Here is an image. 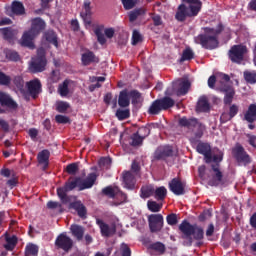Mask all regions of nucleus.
Here are the masks:
<instances>
[{
  "mask_svg": "<svg viewBox=\"0 0 256 256\" xmlns=\"http://www.w3.org/2000/svg\"><path fill=\"white\" fill-rule=\"evenodd\" d=\"M169 189L174 193V195H185V183H183L179 178H173L169 182Z\"/></svg>",
  "mask_w": 256,
  "mask_h": 256,
  "instance_id": "2eb2a0df",
  "label": "nucleus"
},
{
  "mask_svg": "<svg viewBox=\"0 0 256 256\" xmlns=\"http://www.w3.org/2000/svg\"><path fill=\"white\" fill-rule=\"evenodd\" d=\"M245 121L248 123H254L256 121V104H250L248 110L244 115Z\"/></svg>",
  "mask_w": 256,
  "mask_h": 256,
  "instance_id": "473e14b6",
  "label": "nucleus"
},
{
  "mask_svg": "<svg viewBox=\"0 0 256 256\" xmlns=\"http://www.w3.org/2000/svg\"><path fill=\"white\" fill-rule=\"evenodd\" d=\"M128 39H129V36L127 34H125V33L119 34L118 39H117V43L121 47H125V45H127V40Z\"/></svg>",
  "mask_w": 256,
  "mask_h": 256,
  "instance_id": "052dcab7",
  "label": "nucleus"
},
{
  "mask_svg": "<svg viewBox=\"0 0 256 256\" xmlns=\"http://www.w3.org/2000/svg\"><path fill=\"white\" fill-rule=\"evenodd\" d=\"M195 129L197 130L194 132V136L190 138L191 143H197V141L203 137L205 125H203L201 122H198V125L195 127Z\"/></svg>",
  "mask_w": 256,
  "mask_h": 256,
  "instance_id": "72a5a7b5",
  "label": "nucleus"
},
{
  "mask_svg": "<svg viewBox=\"0 0 256 256\" xmlns=\"http://www.w3.org/2000/svg\"><path fill=\"white\" fill-rule=\"evenodd\" d=\"M136 133H138L140 137H143V139H145L146 137H149V135L151 134V130L145 126H142L138 129Z\"/></svg>",
  "mask_w": 256,
  "mask_h": 256,
  "instance_id": "680f3d73",
  "label": "nucleus"
},
{
  "mask_svg": "<svg viewBox=\"0 0 256 256\" xmlns=\"http://www.w3.org/2000/svg\"><path fill=\"white\" fill-rule=\"evenodd\" d=\"M102 194L110 199H115L119 195V187L117 186H107L102 189Z\"/></svg>",
  "mask_w": 256,
  "mask_h": 256,
  "instance_id": "f704fd0d",
  "label": "nucleus"
},
{
  "mask_svg": "<svg viewBox=\"0 0 256 256\" xmlns=\"http://www.w3.org/2000/svg\"><path fill=\"white\" fill-rule=\"evenodd\" d=\"M122 5L126 11H129L130 9H133L135 5H137V0H121Z\"/></svg>",
  "mask_w": 256,
  "mask_h": 256,
  "instance_id": "bf43d9fd",
  "label": "nucleus"
},
{
  "mask_svg": "<svg viewBox=\"0 0 256 256\" xmlns=\"http://www.w3.org/2000/svg\"><path fill=\"white\" fill-rule=\"evenodd\" d=\"M47 27L45 20L41 17L31 19L30 33H43Z\"/></svg>",
  "mask_w": 256,
  "mask_h": 256,
  "instance_id": "dca6fc26",
  "label": "nucleus"
},
{
  "mask_svg": "<svg viewBox=\"0 0 256 256\" xmlns=\"http://www.w3.org/2000/svg\"><path fill=\"white\" fill-rule=\"evenodd\" d=\"M78 172H79V164L78 163H71V164L67 165L66 173H68V175H77Z\"/></svg>",
  "mask_w": 256,
  "mask_h": 256,
  "instance_id": "864d4df0",
  "label": "nucleus"
},
{
  "mask_svg": "<svg viewBox=\"0 0 256 256\" xmlns=\"http://www.w3.org/2000/svg\"><path fill=\"white\" fill-rule=\"evenodd\" d=\"M175 155V151L173 150V146L170 145H161L158 146L154 152V159L156 161H167L169 157H173Z\"/></svg>",
  "mask_w": 256,
  "mask_h": 256,
  "instance_id": "6e6552de",
  "label": "nucleus"
},
{
  "mask_svg": "<svg viewBox=\"0 0 256 256\" xmlns=\"http://www.w3.org/2000/svg\"><path fill=\"white\" fill-rule=\"evenodd\" d=\"M180 127H185L186 129L193 130L199 125V120L197 118H187L182 117L178 121Z\"/></svg>",
  "mask_w": 256,
  "mask_h": 256,
  "instance_id": "bb28decb",
  "label": "nucleus"
},
{
  "mask_svg": "<svg viewBox=\"0 0 256 256\" xmlns=\"http://www.w3.org/2000/svg\"><path fill=\"white\" fill-rule=\"evenodd\" d=\"M174 106L175 100L171 97L165 96L164 98L153 101L148 109V113L149 115H159L161 111H167V109H171V107Z\"/></svg>",
  "mask_w": 256,
  "mask_h": 256,
  "instance_id": "20e7f679",
  "label": "nucleus"
},
{
  "mask_svg": "<svg viewBox=\"0 0 256 256\" xmlns=\"http://www.w3.org/2000/svg\"><path fill=\"white\" fill-rule=\"evenodd\" d=\"M118 105L122 109H127V107H129V105H131V98L129 97V91L122 90L119 93Z\"/></svg>",
  "mask_w": 256,
  "mask_h": 256,
  "instance_id": "c85d7f7f",
  "label": "nucleus"
},
{
  "mask_svg": "<svg viewBox=\"0 0 256 256\" xmlns=\"http://www.w3.org/2000/svg\"><path fill=\"white\" fill-rule=\"evenodd\" d=\"M3 39L7 41L10 45H15L17 42V34L15 33H4Z\"/></svg>",
  "mask_w": 256,
  "mask_h": 256,
  "instance_id": "5fc2aeb1",
  "label": "nucleus"
},
{
  "mask_svg": "<svg viewBox=\"0 0 256 256\" xmlns=\"http://www.w3.org/2000/svg\"><path fill=\"white\" fill-rule=\"evenodd\" d=\"M196 111L198 113H208V111H211V105L209 104V98H207V96H201L198 99Z\"/></svg>",
  "mask_w": 256,
  "mask_h": 256,
  "instance_id": "393cba45",
  "label": "nucleus"
},
{
  "mask_svg": "<svg viewBox=\"0 0 256 256\" xmlns=\"http://www.w3.org/2000/svg\"><path fill=\"white\" fill-rule=\"evenodd\" d=\"M228 113L230 114V117H232V119L237 115V113H239V106L236 104H230Z\"/></svg>",
  "mask_w": 256,
  "mask_h": 256,
  "instance_id": "774afa93",
  "label": "nucleus"
},
{
  "mask_svg": "<svg viewBox=\"0 0 256 256\" xmlns=\"http://www.w3.org/2000/svg\"><path fill=\"white\" fill-rule=\"evenodd\" d=\"M130 145L131 147H141L143 145V141H145V138H143L139 133H133L130 136Z\"/></svg>",
  "mask_w": 256,
  "mask_h": 256,
  "instance_id": "ea45409f",
  "label": "nucleus"
},
{
  "mask_svg": "<svg viewBox=\"0 0 256 256\" xmlns=\"http://www.w3.org/2000/svg\"><path fill=\"white\" fill-rule=\"evenodd\" d=\"M122 179L126 189H129L130 191L135 189V183H137V181L135 180V175H133V173L130 171L123 172Z\"/></svg>",
  "mask_w": 256,
  "mask_h": 256,
  "instance_id": "4be33fe9",
  "label": "nucleus"
},
{
  "mask_svg": "<svg viewBox=\"0 0 256 256\" xmlns=\"http://www.w3.org/2000/svg\"><path fill=\"white\" fill-rule=\"evenodd\" d=\"M0 105L2 107H8V109H17V102L13 101V98L9 94L0 91Z\"/></svg>",
  "mask_w": 256,
  "mask_h": 256,
  "instance_id": "aec40b11",
  "label": "nucleus"
},
{
  "mask_svg": "<svg viewBox=\"0 0 256 256\" xmlns=\"http://www.w3.org/2000/svg\"><path fill=\"white\" fill-rule=\"evenodd\" d=\"M225 96H224V104L231 105L233 103V98L235 97V89L229 86L224 89Z\"/></svg>",
  "mask_w": 256,
  "mask_h": 256,
  "instance_id": "4c0bfd02",
  "label": "nucleus"
},
{
  "mask_svg": "<svg viewBox=\"0 0 256 256\" xmlns=\"http://www.w3.org/2000/svg\"><path fill=\"white\" fill-rule=\"evenodd\" d=\"M150 249H152L153 251H157L158 253H165V244L161 243V242H156L150 245Z\"/></svg>",
  "mask_w": 256,
  "mask_h": 256,
  "instance_id": "6e6d98bb",
  "label": "nucleus"
},
{
  "mask_svg": "<svg viewBox=\"0 0 256 256\" xmlns=\"http://www.w3.org/2000/svg\"><path fill=\"white\" fill-rule=\"evenodd\" d=\"M116 117L119 121H125V119L131 117V111L129 109H118L116 111Z\"/></svg>",
  "mask_w": 256,
  "mask_h": 256,
  "instance_id": "de8ad7c7",
  "label": "nucleus"
},
{
  "mask_svg": "<svg viewBox=\"0 0 256 256\" xmlns=\"http://www.w3.org/2000/svg\"><path fill=\"white\" fill-rule=\"evenodd\" d=\"M179 231L182 233V239H188V245L191 247L193 245V239L196 241H201L203 239L205 232L201 226L197 224H190L189 221L183 220L179 225ZM193 237V238H192Z\"/></svg>",
  "mask_w": 256,
  "mask_h": 256,
  "instance_id": "7ed1b4c3",
  "label": "nucleus"
},
{
  "mask_svg": "<svg viewBox=\"0 0 256 256\" xmlns=\"http://www.w3.org/2000/svg\"><path fill=\"white\" fill-rule=\"evenodd\" d=\"M13 83L20 93H25V80H23V77L15 76Z\"/></svg>",
  "mask_w": 256,
  "mask_h": 256,
  "instance_id": "c03bdc74",
  "label": "nucleus"
},
{
  "mask_svg": "<svg viewBox=\"0 0 256 256\" xmlns=\"http://www.w3.org/2000/svg\"><path fill=\"white\" fill-rule=\"evenodd\" d=\"M122 256H131V248L126 243H122L120 246Z\"/></svg>",
  "mask_w": 256,
  "mask_h": 256,
  "instance_id": "e2e57ef3",
  "label": "nucleus"
},
{
  "mask_svg": "<svg viewBox=\"0 0 256 256\" xmlns=\"http://www.w3.org/2000/svg\"><path fill=\"white\" fill-rule=\"evenodd\" d=\"M148 225L151 233H159L163 229V215L151 214L148 216Z\"/></svg>",
  "mask_w": 256,
  "mask_h": 256,
  "instance_id": "f8f14e48",
  "label": "nucleus"
},
{
  "mask_svg": "<svg viewBox=\"0 0 256 256\" xmlns=\"http://www.w3.org/2000/svg\"><path fill=\"white\" fill-rule=\"evenodd\" d=\"M56 123H60L62 125H67V123H71V119L68 116L65 115H56L55 116Z\"/></svg>",
  "mask_w": 256,
  "mask_h": 256,
  "instance_id": "13d9d810",
  "label": "nucleus"
},
{
  "mask_svg": "<svg viewBox=\"0 0 256 256\" xmlns=\"http://www.w3.org/2000/svg\"><path fill=\"white\" fill-rule=\"evenodd\" d=\"M244 79L246 83H249L250 85H255L256 83V71H244Z\"/></svg>",
  "mask_w": 256,
  "mask_h": 256,
  "instance_id": "a18cd8bd",
  "label": "nucleus"
},
{
  "mask_svg": "<svg viewBox=\"0 0 256 256\" xmlns=\"http://www.w3.org/2000/svg\"><path fill=\"white\" fill-rule=\"evenodd\" d=\"M139 43H143V35L140 33L132 34V45H139Z\"/></svg>",
  "mask_w": 256,
  "mask_h": 256,
  "instance_id": "0e129e2a",
  "label": "nucleus"
},
{
  "mask_svg": "<svg viewBox=\"0 0 256 256\" xmlns=\"http://www.w3.org/2000/svg\"><path fill=\"white\" fill-rule=\"evenodd\" d=\"M69 209H74L81 219L87 217V208L81 201H75L69 204Z\"/></svg>",
  "mask_w": 256,
  "mask_h": 256,
  "instance_id": "cd10ccee",
  "label": "nucleus"
},
{
  "mask_svg": "<svg viewBox=\"0 0 256 256\" xmlns=\"http://www.w3.org/2000/svg\"><path fill=\"white\" fill-rule=\"evenodd\" d=\"M165 197H167V188L165 186L154 188V199L156 201H165Z\"/></svg>",
  "mask_w": 256,
  "mask_h": 256,
  "instance_id": "c9c22d12",
  "label": "nucleus"
},
{
  "mask_svg": "<svg viewBox=\"0 0 256 256\" xmlns=\"http://www.w3.org/2000/svg\"><path fill=\"white\" fill-rule=\"evenodd\" d=\"M55 246L57 249H62L65 253H69L73 249V239L67 236L66 232L61 233L55 240Z\"/></svg>",
  "mask_w": 256,
  "mask_h": 256,
  "instance_id": "1a4fd4ad",
  "label": "nucleus"
},
{
  "mask_svg": "<svg viewBox=\"0 0 256 256\" xmlns=\"http://www.w3.org/2000/svg\"><path fill=\"white\" fill-rule=\"evenodd\" d=\"M47 67V58L45 57V49L39 48L37 55L32 58L29 66L31 73H43Z\"/></svg>",
  "mask_w": 256,
  "mask_h": 256,
  "instance_id": "39448f33",
  "label": "nucleus"
},
{
  "mask_svg": "<svg viewBox=\"0 0 256 256\" xmlns=\"http://www.w3.org/2000/svg\"><path fill=\"white\" fill-rule=\"evenodd\" d=\"M232 155L239 165H244L245 167L250 165L252 161L251 156L245 151V148L241 144H236L232 149Z\"/></svg>",
  "mask_w": 256,
  "mask_h": 256,
  "instance_id": "423d86ee",
  "label": "nucleus"
},
{
  "mask_svg": "<svg viewBox=\"0 0 256 256\" xmlns=\"http://www.w3.org/2000/svg\"><path fill=\"white\" fill-rule=\"evenodd\" d=\"M27 87H28V93H30L31 97H33V99H37V95L41 93V81L36 79L30 82H27Z\"/></svg>",
  "mask_w": 256,
  "mask_h": 256,
  "instance_id": "b1692460",
  "label": "nucleus"
},
{
  "mask_svg": "<svg viewBox=\"0 0 256 256\" xmlns=\"http://www.w3.org/2000/svg\"><path fill=\"white\" fill-rule=\"evenodd\" d=\"M95 181H97V174L95 172L88 174L84 180L81 177H70L68 181L65 182L64 186L57 188V196L63 205H67V203H71V196L67 195L69 191H73V189H77V187L79 191L91 189V187L95 185Z\"/></svg>",
  "mask_w": 256,
  "mask_h": 256,
  "instance_id": "f257e3e1",
  "label": "nucleus"
},
{
  "mask_svg": "<svg viewBox=\"0 0 256 256\" xmlns=\"http://www.w3.org/2000/svg\"><path fill=\"white\" fill-rule=\"evenodd\" d=\"M72 81L66 79L63 83L59 84L58 86V93L62 97H67L69 95V85H71Z\"/></svg>",
  "mask_w": 256,
  "mask_h": 256,
  "instance_id": "e433bc0d",
  "label": "nucleus"
},
{
  "mask_svg": "<svg viewBox=\"0 0 256 256\" xmlns=\"http://www.w3.org/2000/svg\"><path fill=\"white\" fill-rule=\"evenodd\" d=\"M195 43L201 45L204 49H217L219 46L217 36H209L208 34H199L195 38Z\"/></svg>",
  "mask_w": 256,
  "mask_h": 256,
  "instance_id": "0eeeda50",
  "label": "nucleus"
},
{
  "mask_svg": "<svg viewBox=\"0 0 256 256\" xmlns=\"http://www.w3.org/2000/svg\"><path fill=\"white\" fill-rule=\"evenodd\" d=\"M140 197L141 199H149V197H154L155 195V186L149 184L146 186H142L140 189Z\"/></svg>",
  "mask_w": 256,
  "mask_h": 256,
  "instance_id": "2f4dec72",
  "label": "nucleus"
},
{
  "mask_svg": "<svg viewBox=\"0 0 256 256\" xmlns=\"http://www.w3.org/2000/svg\"><path fill=\"white\" fill-rule=\"evenodd\" d=\"M128 96L132 99L133 105H137L141 101V93L137 90H131L128 92Z\"/></svg>",
  "mask_w": 256,
  "mask_h": 256,
  "instance_id": "09e8293b",
  "label": "nucleus"
},
{
  "mask_svg": "<svg viewBox=\"0 0 256 256\" xmlns=\"http://www.w3.org/2000/svg\"><path fill=\"white\" fill-rule=\"evenodd\" d=\"M0 85L9 87V85H11V76L0 71Z\"/></svg>",
  "mask_w": 256,
  "mask_h": 256,
  "instance_id": "3c124183",
  "label": "nucleus"
},
{
  "mask_svg": "<svg viewBox=\"0 0 256 256\" xmlns=\"http://www.w3.org/2000/svg\"><path fill=\"white\" fill-rule=\"evenodd\" d=\"M49 157H51V152L49 150L44 149L37 155V160L39 165H44L43 170L47 169L49 167Z\"/></svg>",
  "mask_w": 256,
  "mask_h": 256,
  "instance_id": "c756f323",
  "label": "nucleus"
},
{
  "mask_svg": "<svg viewBox=\"0 0 256 256\" xmlns=\"http://www.w3.org/2000/svg\"><path fill=\"white\" fill-rule=\"evenodd\" d=\"M196 151L200 155H204L206 163H211L213 160V155L211 154V145H209V143L199 142L196 146Z\"/></svg>",
  "mask_w": 256,
  "mask_h": 256,
  "instance_id": "4468645a",
  "label": "nucleus"
},
{
  "mask_svg": "<svg viewBox=\"0 0 256 256\" xmlns=\"http://www.w3.org/2000/svg\"><path fill=\"white\" fill-rule=\"evenodd\" d=\"M223 151H218L217 154H214L212 156V160L211 163L213 161V163H215V165H219V163H221V161H223Z\"/></svg>",
  "mask_w": 256,
  "mask_h": 256,
  "instance_id": "69168bd1",
  "label": "nucleus"
},
{
  "mask_svg": "<svg viewBox=\"0 0 256 256\" xmlns=\"http://www.w3.org/2000/svg\"><path fill=\"white\" fill-rule=\"evenodd\" d=\"M145 15V9L143 8H136L129 12V21L130 23H135L139 17H143Z\"/></svg>",
  "mask_w": 256,
  "mask_h": 256,
  "instance_id": "58836bf2",
  "label": "nucleus"
},
{
  "mask_svg": "<svg viewBox=\"0 0 256 256\" xmlns=\"http://www.w3.org/2000/svg\"><path fill=\"white\" fill-rule=\"evenodd\" d=\"M39 255V246L29 243L25 247V256H37Z\"/></svg>",
  "mask_w": 256,
  "mask_h": 256,
  "instance_id": "37998d69",
  "label": "nucleus"
},
{
  "mask_svg": "<svg viewBox=\"0 0 256 256\" xmlns=\"http://www.w3.org/2000/svg\"><path fill=\"white\" fill-rule=\"evenodd\" d=\"M37 34L35 33H24L22 38L18 41L21 47H27L28 49H35V43L33 42Z\"/></svg>",
  "mask_w": 256,
  "mask_h": 256,
  "instance_id": "f3484780",
  "label": "nucleus"
},
{
  "mask_svg": "<svg viewBox=\"0 0 256 256\" xmlns=\"http://www.w3.org/2000/svg\"><path fill=\"white\" fill-rule=\"evenodd\" d=\"M166 222L171 226L175 227L179 223V217L175 213L168 214L166 216Z\"/></svg>",
  "mask_w": 256,
  "mask_h": 256,
  "instance_id": "603ef678",
  "label": "nucleus"
},
{
  "mask_svg": "<svg viewBox=\"0 0 256 256\" xmlns=\"http://www.w3.org/2000/svg\"><path fill=\"white\" fill-rule=\"evenodd\" d=\"M82 65L85 67L91 65L92 63H99V57L91 50L86 51L81 56Z\"/></svg>",
  "mask_w": 256,
  "mask_h": 256,
  "instance_id": "5701e85b",
  "label": "nucleus"
},
{
  "mask_svg": "<svg viewBox=\"0 0 256 256\" xmlns=\"http://www.w3.org/2000/svg\"><path fill=\"white\" fill-rule=\"evenodd\" d=\"M4 237L5 243L3 244V248L5 251H15L17 243H19V238L15 235L10 236L7 232L4 234Z\"/></svg>",
  "mask_w": 256,
  "mask_h": 256,
  "instance_id": "6ab92c4d",
  "label": "nucleus"
},
{
  "mask_svg": "<svg viewBox=\"0 0 256 256\" xmlns=\"http://www.w3.org/2000/svg\"><path fill=\"white\" fill-rule=\"evenodd\" d=\"M59 79H61L59 70H53L50 75V82L52 83H58Z\"/></svg>",
  "mask_w": 256,
  "mask_h": 256,
  "instance_id": "338daca9",
  "label": "nucleus"
},
{
  "mask_svg": "<svg viewBox=\"0 0 256 256\" xmlns=\"http://www.w3.org/2000/svg\"><path fill=\"white\" fill-rule=\"evenodd\" d=\"M44 38L46 39V41H48V43H51L52 45L59 47V42L57 41V34L45 33Z\"/></svg>",
  "mask_w": 256,
  "mask_h": 256,
  "instance_id": "8fccbe9b",
  "label": "nucleus"
},
{
  "mask_svg": "<svg viewBox=\"0 0 256 256\" xmlns=\"http://www.w3.org/2000/svg\"><path fill=\"white\" fill-rule=\"evenodd\" d=\"M11 11L13 15H17L21 17V15H25V6L23 2L14 0L11 4Z\"/></svg>",
  "mask_w": 256,
  "mask_h": 256,
  "instance_id": "7c9ffc66",
  "label": "nucleus"
},
{
  "mask_svg": "<svg viewBox=\"0 0 256 256\" xmlns=\"http://www.w3.org/2000/svg\"><path fill=\"white\" fill-rule=\"evenodd\" d=\"M69 104L65 101H60L56 104V111H58V113H66L67 109H69Z\"/></svg>",
  "mask_w": 256,
  "mask_h": 256,
  "instance_id": "4d7b16f0",
  "label": "nucleus"
},
{
  "mask_svg": "<svg viewBox=\"0 0 256 256\" xmlns=\"http://www.w3.org/2000/svg\"><path fill=\"white\" fill-rule=\"evenodd\" d=\"M189 89H191V82H189V80H177L172 83V91L176 93L178 97L187 95Z\"/></svg>",
  "mask_w": 256,
  "mask_h": 256,
  "instance_id": "9d476101",
  "label": "nucleus"
},
{
  "mask_svg": "<svg viewBox=\"0 0 256 256\" xmlns=\"http://www.w3.org/2000/svg\"><path fill=\"white\" fill-rule=\"evenodd\" d=\"M194 57H195V53L193 52L191 47H186L182 52L180 63H183L185 61H191V59H194Z\"/></svg>",
  "mask_w": 256,
  "mask_h": 256,
  "instance_id": "79ce46f5",
  "label": "nucleus"
},
{
  "mask_svg": "<svg viewBox=\"0 0 256 256\" xmlns=\"http://www.w3.org/2000/svg\"><path fill=\"white\" fill-rule=\"evenodd\" d=\"M96 225L100 228L102 237H111V235H115V226L110 227L109 224L105 223L102 219H96Z\"/></svg>",
  "mask_w": 256,
  "mask_h": 256,
  "instance_id": "a211bd4d",
  "label": "nucleus"
},
{
  "mask_svg": "<svg viewBox=\"0 0 256 256\" xmlns=\"http://www.w3.org/2000/svg\"><path fill=\"white\" fill-rule=\"evenodd\" d=\"M70 233L76 241H83V237L85 236V227L79 225V224H72L70 226Z\"/></svg>",
  "mask_w": 256,
  "mask_h": 256,
  "instance_id": "a878e982",
  "label": "nucleus"
},
{
  "mask_svg": "<svg viewBox=\"0 0 256 256\" xmlns=\"http://www.w3.org/2000/svg\"><path fill=\"white\" fill-rule=\"evenodd\" d=\"M247 53V47L243 45H234L229 50V57L233 63H241L243 57Z\"/></svg>",
  "mask_w": 256,
  "mask_h": 256,
  "instance_id": "9b49d317",
  "label": "nucleus"
},
{
  "mask_svg": "<svg viewBox=\"0 0 256 256\" xmlns=\"http://www.w3.org/2000/svg\"><path fill=\"white\" fill-rule=\"evenodd\" d=\"M4 55L6 59H8V61H14L15 63H17V61L21 59V57L19 56V53L11 49H5Z\"/></svg>",
  "mask_w": 256,
  "mask_h": 256,
  "instance_id": "a19ab883",
  "label": "nucleus"
},
{
  "mask_svg": "<svg viewBox=\"0 0 256 256\" xmlns=\"http://www.w3.org/2000/svg\"><path fill=\"white\" fill-rule=\"evenodd\" d=\"M147 207H148L149 211H151V213H159V211H161V209H163V204H159L153 200H149L147 202Z\"/></svg>",
  "mask_w": 256,
  "mask_h": 256,
  "instance_id": "49530a36",
  "label": "nucleus"
},
{
  "mask_svg": "<svg viewBox=\"0 0 256 256\" xmlns=\"http://www.w3.org/2000/svg\"><path fill=\"white\" fill-rule=\"evenodd\" d=\"M184 3H187L188 6ZM202 7L203 2L201 0H182V4L178 6L175 19L183 22L187 17H197Z\"/></svg>",
  "mask_w": 256,
  "mask_h": 256,
  "instance_id": "f03ea898",
  "label": "nucleus"
},
{
  "mask_svg": "<svg viewBox=\"0 0 256 256\" xmlns=\"http://www.w3.org/2000/svg\"><path fill=\"white\" fill-rule=\"evenodd\" d=\"M219 167V164L211 165V169L214 172V175H212V178L208 182V185H210V187H219V184L223 183V172H221Z\"/></svg>",
  "mask_w": 256,
  "mask_h": 256,
  "instance_id": "ddd939ff",
  "label": "nucleus"
},
{
  "mask_svg": "<svg viewBox=\"0 0 256 256\" xmlns=\"http://www.w3.org/2000/svg\"><path fill=\"white\" fill-rule=\"evenodd\" d=\"M83 9L84 11L80 13V17L83 19L85 25H91V16L93 15V12H91V1H84Z\"/></svg>",
  "mask_w": 256,
  "mask_h": 256,
  "instance_id": "412c9836",
  "label": "nucleus"
}]
</instances>
